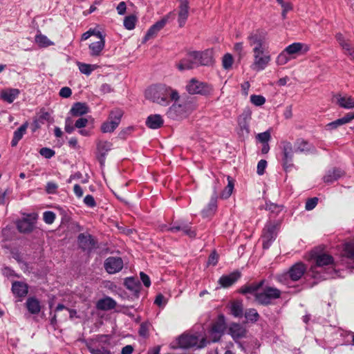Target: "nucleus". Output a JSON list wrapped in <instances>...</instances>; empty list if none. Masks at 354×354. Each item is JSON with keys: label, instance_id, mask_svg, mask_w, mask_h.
<instances>
[{"label": "nucleus", "instance_id": "c85d7f7f", "mask_svg": "<svg viewBox=\"0 0 354 354\" xmlns=\"http://www.w3.org/2000/svg\"><path fill=\"white\" fill-rule=\"evenodd\" d=\"M89 112V109L85 103L76 102L75 103L70 111L73 116H81Z\"/></svg>", "mask_w": 354, "mask_h": 354}, {"label": "nucleus", "instance_id": "5701e85b", "mask_svg": "<svg viewBox=\"0 0 354 354\" xmlns=\"http://www.w3.org/2000/svg\"><path fill=\"white\" fill-rule=\"evenodd\" d=\"M179 11L178 22L180 27L184 26L189 16V1L188 0H179Z\"/></svg>", "mask_w": 354, "mask_h": 354}, {"label": "nucleus", "instance_id": "a19ab883", "mask_svg": "<svg viewBox=\"0 0 354 354\" xmlns=\"http://www.w3.org/2000/svg\"><path fill=\"white\" fill-rule=\"evenodd\" d=\"M264 208L269 211L270 213L273 215V216H276L283 210V206L271 202H266Z\"/></svg>", "mask_w": 354, "mask_h": 354}, {"label": "nucleus", "instance_id": "6e6552de", "mask_svg": "<svg viewBox=\"0 0 354 354\" xmlns=\"http://www.w3.org/2000/svg\"><path fill=\"white\" fill-rule=\"evenodd\" d=\"M278 227L277 223L271 221H268L266 224L262 234L263 249H268L276 239L279 230Z\"/></svg>", "mask_w": 354, "mask_h": 354}, {"label": "nucleus", "instance_id": "680f3d73", "mask_svg": "<svg viewBox=\"0 0 354 354\" xmlns=\"http://www.w3.org/2000/svg\"><path fill=\"white\" fill-rule=\"evenodd\" d=\"M40 123L44 124L45 122H51L52 118L50 114L47 111H41L38 116Z\"/></svg>", "mask_w": 354, "mask_h": 354}, {"label": "nucleus", "instance_id": "09e8293b", "mask_svg": "<svg viewBox=\"0 0 354 354\" xmlns=\"http://www.w3.org/2000/svg\"><path fill=\"white\" fill-rule=\"evenodd\" d=\"M234 62L233 57L230 53L224 55L222 59V65L225 70H229L232 68Z\"/></svg>", "mask_w": 354, "mask_h": 354}, {"label": "nucleus", "instance_id": "f257e3e1", "mask_svg": "<svg viewBox=\"0 0 354 354\" xmlns=\"http://www.w3.org/2000/svg\"><path fill=\"white\" fill-rule=\"evenodd\" d=\"M250 46L252 47L253 63L252 68L257 71H263L269 64L271 56L268 51L266 34L257 30L248 37Z\"/></svg>", "mask_w": 354, "mask_h": 354}, {"label": "nucleus", "instance_id": "20e7f679", "mask_svg": "<svg viewBox=\"0 0 354 354\" xmlns=\"http://www.w3.org/2000/svg\"><path fill=\"white\" fill-rule=\"evenodd\" d=\"M178 346L183 348L195 347L202 348L207 346V339L202 333L183 334L178 339Z\"/></svg>", "mask_w": 354, "mask_h": 354}, {"label": "nucleus", "instance_id": "f3484780", "mask_svg": "<svg viewBox=\"0 0 354 354\" xmlns=\"http://www.w3.org/2000/svg\"><path fill=\"white\" fill-rule=\"evenodd\" d=\"M107 336L101 335L95 342H89L87 344V348L91 354H110V352L100 343L105 342Z\"/></svg>", "mask_w": 354, "mask_h": 354}, {"label": "nucleus", "instance_id": "9d476101", "mask_svg": "<svg viewBox=\"0 0 354 354\" xmlns=\"http://www.w3.org/2000/svg\"><path fill=\"white\" fill-rule=\"evenodd\" d=\"M225 324L223 322H217L212 326L207 333L201 331L207 339V345L211 342H216L220 340L225 330Z\"/></svg>", "mask_w": 354, "mask_h": 354}, {"label": "nucleus", "instance_id": "473e14b6", "mask_svg": "<svg viewBox=\"0 0 354 354\" xmlns=\"http://www.w3.org/2000/svg\"><path fill=\"white\" fill-rule=\"evenodd\" d=\"M19 94V89L10 88L3 91L1 92V97L4 101L8 103H12L18 97Z\"/></svg>", "mask_w": 354, "mask_h": 354}, {"label": "nucleus", "instance_id": "052dcab7", "mask_svg": "<svg viewBox=\"0 0 354 354\" xmlns=\"http://www.w3.org/2000/svg\"><path fill=\"white\" fill-rule=\"evenodd\" d=\"M57 188L58 185L57 183L54 182H48L46 185V192L49 194H53L56 193Z\"/></svg>", "mask_w": 354, "mask_h": 354}, {"label": "nucleus", "instance_id": "2eb2a0df", "mask_svg": "<svg viewBox=\"0 0 354 354\" xmlns=\"http://www.w3.org/2000/svg\"><path fill=\"white\" fill-rule=\"evenodd\" d=\"M170 15H171V13L165 16L160 20L158 21L153 25H152L149 28L146 35H145L142 42L145 43L147 41L149 40L150 39L156 37L157 35V34L158 33V32L160 30H162L165 27V26L167 24Z\"/></svg>", "mask_w": 354, "mask_h": 354}, {"label": "nucleus", "instance_id": "de8ad7c7", "mask_svg": "<svg viewBox=\"0 0 354 354\" xmlns=\"http://www.w3.org/2000/svg\"><path fill=\"white\" fill-rule=\"evenodd\" d=\"M118 126L116 125V122L107 120L102 123L101 126V131L103 133H111L113 132Z\"/></svg>", "mask_w": 354, "mask_h": 354}, {"label": "nucleus", "instance_id": "4468645a", "mask_svg": "<svg viewBox=\"0 0 354 354\" xmlns=\"http://www.w3.org/2000/svg\"><path fill=\"white\" fill-rule=\"evenodd\" d=\"M123 261L119 257H109L104 261V269L111 274L119 272L123 268Z\"/></svg>", "mask_w": 354, "mask_h": 354}, {"label": "nucleus", "instance_id": "69168bd1", "mask_svg": "<svg viewBox=\"0 0 354 354\" xmlns=\"http://www.w3.org/2000/svg\"><path fill=\"white\" fill-rule=\"evenodd\" d=\"M140 277L144 286L147 288H149L151 286V280L149 277L143 272H140Z\"/></svg>", "mask_w": 354, "mask_h": 354}, {"label": "nucleus", "instance_id": "423d86ee", "mask_svg": "<svg viewBox=\"0 0 354 354\" xmlns=\"http://www.w3.org/2000/svg\"><path fill=\"white\" fill-rule=\"evenodd\" d=\"M281 292L277 288L266 286L259 292L255 294V301L261 305L268 306L272 303V301L280 298Z\"/></svg>", "mask_w": 354, "mask_h": 354}, {"label": "nucleus", "instance_id": "49530a36", "mask_svg": "<svg viewBox=\"0 0 354 354\" xmlns=\"http://www.w3.org/2000/svg\"><path fill=\"white\" fill-rule=\"evenodd\" d=\"M291 59H292V58L290 57V55L286 53V50L284 49L277 56V59H276V63L277 65L282 66V65L287 64Z\"/></svg>", "mask_w": 354, "mask_h": 354}, {"label": "nucleus", "instance_id": "13d9d810", "mask_svg": "<svg viewBox=\"0 0 354 354\" xmlns=\"http://www.w3.org/2000/svg\"><path fill=\"white\" fill-rule=\"evenodd\" d=\"M39 153L44 158L50 159L55 156V152L50 148L43 147L39 150Z\"/></svg>", "mask_w": 354, "mask_h": 354}, {"label": "nucleus", "instance_id": "603ef678", "mask_svg": "<svg viewBox=\"0 0 354 354\" xmlns=\"http://www.w3.org/2000/svg\"><path fill=\"white\" fill-rule=\"evenodd\" d=\"M250 102L257 106H262L266 102V98L260 95H252Z\"/></svg>", "mask_w": 354, "mask_h": 354}, {"label": "nucleus", "instance_id": "c756f323", "mask_svg": "<svg viewBox=\"0 0 354 354\" xmlns=\"http://www.w3.org/2000/svg\"><path fill=\"white\" fill-rule=\"evenodd\" d=\"M229 333L234 340L239 339L245 335V329L239 324H232L230 328Z\"/></svg>", "mask_w": 354, "mask_h": 354}, {"label": "nucleus", "instance_id": "1a4fd4ad", "mask_svg": "<svg viewBox=\"0 0 354 354\" xmlns=\"http://www.w3.org/2000/svg\"><path fill=\"white\" fill-rule=\"evenodd\" d=\"M281 147L282 150L281 154V164L283 169L287 172L289 171L293 167V149L292 145L290 142L281 141Z\"/></svg>", "mask_w": 354, "mask_h": 354}, {"label": "nucleus", "instance_id": "e433bc0d", "mask_svg": "<svg viewBox=\"0 0 354 354\" xmlns=\"http://www.w3.org/2000/svg\"><path fill=\"white\" fill-rule=\"evenodd\" d=\"M35 41L36 44L41 48H46L54 45V43L50 41L46 35L41 33L35 36Z\"/></svg>", "mask_w": 354, "mask_h": 354}, {"label": "nucleus", "instance_id": "338daca9", "mask_svg": "<svg viewBox=\"0 0 354 354\" xmlns=\"http://www.w3.org/2000/svg\"><path fill=\"white\" fill-rule=\"evenodd\" d=\"M64 129L68 133H71L74 131L75 125H73V122L70 118L66 119Z\"/></svg>", "mask_w": 354, "mask_h": 354}, {"label": "nucleus", "instance_id": "79ce46f5", "mask_svg": "<svg viewBox=\"0 0 354 354\" xmlns=\"http://www.w3.org/2000/svg\"><path fill=\"white\" fill-rule=\"evenodd\" d=\"M343 257L354 261V242H348L344 245Z\"/></svg>", "mask_w": 354, "mask_h": 354}, {"label": "nucleus", "instance_id": "4c0bfd02", "mask_svg": "<svg viewBox=\"0 0 354 354\" xmlns=\"http://www.w3.org/2000/svg\"><path fill=\"white\" fill-rule=\"evenodd\" d=\"M231 314L235 317H241L243 315V304L241 301H236L230 306Z\"/></svg>", "mask_w": 354, "mask_h": 354}, {"label": "nucleus", "instance_id": "bf43d9fd", "mask_svg": "<svg viewBox=\"0 0 354 354\" xmlns=\"http://www.w3.org/2000/svg\"><path fill=\"white\" fill-rule=\"evenodd\" d=\"M268 163L266 160H261L258 162L257 167V173L258 175L261 176L265 173Z\"/></svg>", "mask_w": 354, "mask_h": 354}, {"label": "nucleus", "instance_id": "b1692460", "mask_svg": "<svg viewBox=\"0 0 354 354\" xmlns=\"http://www.w3.org/2000/svg\"><path fill=\"white\" fill-rule=\"evenodd\" d=\"M217 196L216 194H213L207 205L202 210V216L203 218H208L212 216L217 209Z\"/></svg>", "mask_w": 354, "mask_h": 354}, {"label": "nucleus", "instance_id": "58836bf2", "mask_svg": "<svg viewBox=\"0 0 354 354\" xmlns=\"http://www.w3.org/2000/svg\"><path fill=\"white\" fill-rule=\"evenodd\" d=\"M337 104L340 107L344 109L354 108V99L351 97H339L337 99Z\"/></svg>", "mask_w": 354, "mask_h": 354}, {"label": "nucleus", "instance_id": "a18cd8bd", "mask_svg": "<svg viewBox=\"0 0 354 354\" xmlns=\"http://www.w3.org/2000/svg\"><path fill=\"white\" fill-rule=\"evenodd\" d=\"M111 143L108 141L100 140L97 144V150L102 156L106 155L111 150Z\"/></svg>", "mask_w": 354, "mask_h": 354}, {"label": "nucleus", "instance_id": "72a5a7b5", "mask_svg": "<svg viewBox=\"0 0 354 354\" xmlns=\"http://www.w3.org/2000/svg\"><path fill=\"white\" fill-rule=\"evenodd\" d=\"M264 283V281H260L259 282L253 283L250 285H246L240 289V292L242 294H254L255 295L256 292H259V290Z\"/></svg>", "mask_w": 354, "mask_h": 354}, {"label": "nucleus", "instance_id": "f03ea898", "mask_svg": "<svg viewBox=\"0 0 354 354\" xmlns=\"http://www.w3.org/2000/svg\"><path fill=\"white\" fill-rule=\"evenodd\" d=\"M311 259L315 260V266H311V278L326 280L333 278L337 273V263L332 255L326 253L317 254L311 250Z\"/></svg>", "mask_w": 354, "mask_h": 354}, {"label": "nucleus", "instance_id": "e2e57ef3", "mask_svg": "<svg viewBox=\"0 0 354 354\" xmlns=\"http://www.w3.org/2000/svg\"><path fill=\"white\" fill-rule=\"evenodd\" d=\"M252 116V111L250 108H245L243 113L239 115V120H245L250 122L251 120Z\"/></svg>", "mask_w": 354, "mask_h": 354}, {"label": "nucleus", "instance_id": "8fccbe9b", "mask_svg": "<svg viewBox=\"0 0 354 354\" xmlns=\"http://www.w3.org/2000/svg\"><path fill=\"white\" fill-rule=\"evenodd\" d=\"M136 23V17L133 15L127 16L124 19V26L129 30L134 29Z\"/></svg>", "mask_w": 354, "mask_h": 354}, {"label": "nucleus", "instance_id": "0eeeda50", "mask_svg": "<svg viewBox=\"0 0 354 354\" xmlns=\"http://www.w3.org/2000/svg\"><path fill=\"white\" fill-rule=\"evenodd\" d=\"M186 90L192 95H207L213 92L214 88L211 84L192 78L187 84Z\"/></svg>", "mask_w": 354, "mask_h": 354}, {"label": "nucleus", "instance_id": "7c9ffc66", "mask_svg": "<svg viewBox=\"0 0 354 354\" xmlns=\"http://www.w3.org/2000/svg\"><path fill=\"white\" fill-rule=\"evenodd\" d=\"M168 230L171 232H177L178 231H182L185 234L192 238L196 236L195 231L193 230L189 225L186 224L174 225L172 227H169Z\"/></svg>", "mask_w": 354, "mask_h": 354}, {"label": "nucleus", "instance_id": "774afa93", "mask_svg": "<svg viewBox=\"0 0 354 354\" xmlns=\"http://www.w3.org/2000/svg\"><path fill=\"white\" fill-rule=\"evenodd\" d=\"M59 95L64 98H68L72 95V91L69 87L65 86L60 89Z\"/></svg>", "mask_w": 354, "mask_h": 354}, {"label": "nucleus", "instance_id": "864d4df0", "mask_svg": "<svg viewBox=\"0 0 354 354\" xmlns=\"http://www.w3.org/2000/svg\"><path fill=\"white\" fill-rule=\"evenodd\" d=\"M124 284L128 289L132 291L136 292L138 290V283L133 278H127L124 281Z\"/></svg>", "mask_w": 354, "mask_h": 354}, {"label": "nucleus", "instance_id": "c9c22d12", "mask_svg": "<svg viewBox=\"0 0 354 354\" xmlns=\"http://www.w3.org/2000/svg\"><path fill=\"white\" fill-rule=\"evenodd\" d=\"M77 66H78L80 71L87 76L90 75L93 71L99 68L97 64H90L80 62H77Z\"/></svg>", "mask_w": 354, "mask_h": 354}, {"label": "nucleus", "instance_id": "a878e982", "mask_svg": "<svg viewBox=\"0 0 354 354\" xmlns=\"http://www.w3.org/2000/svg\"><path fill=\"white\" fill-rule=\"evenodd\" d=\"M116 301L110 297H105L97 301L96 308L101 310H109L115 308Z\"/></svg>", "mask_w": 354, "mask_h": 354}, {"label": "nucleus", "instance_id": "ea45409f", "mask_svg": "<svg viewBox=\"0 0 354 354\" xmlns=\"http://www.w3.org/2000/svg\"><path fill=\"white\" fill-rule=\"evenodd\" d=\"M122 115V110H121L120 109H115L110 112L108 120L111 121L113 122H116V125L118 126L120 123Z\"/></svg>", "mask_w": 354, "mask_h": 354}, {"label": "nucleus", "instance_id": "6e6d98bb", "mask_svg": "<svg viewBox=\"0 0 354 354\" xmlns=\"http://www.w3.org/2000/svg\"><path fill=\"white\" fill-rule=\"evenodd\" d=\"M150 324L147 322H143L140 324L138 333L143 337H147L149 336Z\"/></svg>", "mask_w": 354, "mask_h": 354}, {"label": "nucleus", "instance_id": "37998d69", "mask_svg": "<svg viewBox=\"0 0 354 354\" xmlns=\"http://www.w3.org/2000/svg\"><path fill=\"white\" fill-rule=\"evenodd\" d=\"M234 189V182L230 176H227V185L224 189L221 194V197L223 198H228Z\"/></svg>", "mask_w": 354, "mask_h": 354}, {"label": "nucleus", "instance_id": "393cba45", "mask_svg": "<svg viewBox=\"0 0 354 354\" xmlns=\"http://www.w3.org/2000/svg\"><path fill=\"white\" fill-rule=\"evenodd\" d=\"M145 123L149 129H158L163 125L164 120L160 114H152L147 117Z\"/></svg>", "mask_w": 354, "mask_h": 354}, {"label": "nucleus", "instance_id": "cd10ccee", "mask_svg": "<svg viewBox=\"0 0 354 354\" xmlns=\"http://www.w3.org/2000/svg\"><path fill=\"white\" fill-rule=\"evenodd\" d=\"M13 294L18 297H24L28 293V286L21 281H15L12 285Z\"/></svg>", "mask_w": 354, "mask_h": 354}, {"label": "nucleus", "instance_id": "4be33fe9", "mask_svg": "<svg viewBox=\"0 0 354 354\" xmlns=\"http://www.w3.org/2000/svg\"><path fill=\"white\" fill-rule=\"evenodd\" d=\"M353 120H354V111L347 113L344 117L329 122L326 124V130L332 131L351 122Z\"/></svg>", "mask_w": 354, "mask_h": 354}, {"label": "nucleus", "instance_id": "c03bdc74", "mask_svg": "<svg viewBox=\"0 0 354 354\" xmlns=\"http://www.w3.org/2000/svg\"><path fill=\"white\" fill-rule=\"evenodd\" d=\"M245 317L248 322L254 323L259 319V315L256 309L249 308L245 312Z\"/></svg>", "mask_w": 354, "mask_h": 354}, {"label": "nucleus", "instance_id": "6ab92c4d", "mask_svg": "<svg viewBox=\"0 0 354 354\" xmlns=\"http://www.w3.org/2000/svg\"><path fill=\"white\" fill-rule=\"evenodd\" d=\"M198 66H209L213 64L212 52L209 50L205 51H194Z\"/></svg>", "mask_w": 354, "mask_h": 354}, {"label": "nucleus", "instance_id": "9b49d317", "mask_svg": "<svg viewBox=\"0 0 354 354\" xmlns=\"http://www.w3.org/2000/svg\"><path fill=\"white\" fill-rule=\"evenodd\" d=\"M38 218L37 213L26 214V216L17 221L16 225L17 230L21 233L31 232Z\"/></svg>", "mask_w": 354, "mask_h": 354}, {"label": "nucleus", "instance_id": "39448f33", "mask_svg": "<svg viewBox=\"0 0 354 354\" xmlns=\"http://www.w3.org/2000/svg\"><path fill=\"white\" fill-rule=\"evenodd\" d=\"M194 104L191 102L177 103V102H174L168 109L167 115L172 120H180L186 118L194 109Z\"/></svg>", "mask_w": 354, "mask_h": 354}, {"label": "nucleus", "instance_id": "0e129e2a", "mask_svg": "<svg viewBox=\"0 0 354 354\" xmlns=\"http://www.w3.org/2000/svg\"><path fill=\"white\" fill-rule=\"evenodd\" d=\"M84 203L88 207H94L96 206V203L93 196L90 194H88L84 197Z\"/></svg>", "mask_w": 354, "mask_h": 354}, {"label": "nucleus", "instance_id": "4d7b16f0", "mask_svg": "<svg viewBox=\"0 0 354 354\" xmlns=\"http://www.w3.org/2000/svg\"><path fill=\"white\" fill-rule=\"evenodd\" d=\"M296 149L297 151H304L305 150H308V142L304 140L303 138L297 139L296 142Z\"/></svg>", "mask_w": 354, "mask_h": 354}, {"label": "nucleus", "instance_id": "2f4dec72", "mask_svg": "<svg viewBox=\"0 0 354 354\" xmlns=\"http://www.w3.org/2000/svg\"><path fill=\"white\" fill-rule=\"evenodd\" d=\"M26 308L31 314L36 315L40 312L41 306L38 299L34 297H30L26 302Z\"/></svg>", "mask_w": 354, "mask_h": 354}, {"label": "nucleus", "instance_id": "aec40b11", "mask_svg": "<svg viewBox=\"0 0 354 354\" xmlns=\"http://www.w3.org/2000/svg\"><path fill=\"white\" fill-rule=\"evenodd\" d=\"M240 277L241 272L236 270L229 274L221 276L218 279V283L222 288H228L236 282Z\"/></svg>", "mask_w": 354, "mask_h": 354}, {"label": "nucleus", "instance_id": "f8f14e48", "mask_svg": "<svg viewBox=\"0 0 354 354\" xmlns=\"http://www.w3.org/2000/svg\"><path fill=\"white\" fill-rule=\"evenodd\" d=\"M77 243L79 248L87 253H91L97 245V242L88 233L80 234L77 236Z\"/></svg>", "mask_w": 354, "mask_h": 354}, {"label": "nucleus", "instance_id": "7ed1b4c3", "mask_svg": "<svg viewBox=\"0 0 354 354\" xmlns=\"http://www.w3.org/2000/svg\"><path fill=\"white\" fill-rule=\"evenodd\" d=\"M145 95L147 100L163 106H169L171 102H177L180 98L176 89L165 84L151 85L146 89Z\"/></svg>", "mask_w": 354, "mask_h": 354}, {"label": "nucleus", "instance_id": "5fc2aeb1", "mask_svg": "<svg viewBox=\"0 0 354 354\" xmlns=\"http://www.w3.org/2000/svg\"><path fill=\"white\" fill-rule=\"evenodd\" d=\"M55 214L52 211H46L43 214V219L46 224H52L55 219Z\"/></svg>", "mask_w": 354, "mask_h": 354}, {"label": "nucleus", "instance_id": "3c124183", "mask_svg": "<svg viewBox=\"0 0 354 354\" xmlns=\"http://www.w3.org/2000/svg\"><path fill=\"white\" fill-rule=\"evenodd\" d=\"M257 140L261 143H268L271 139V134L270 130L264 132L259 133L256 136Z\"/></svg>", "mask_w": 354, "mask_h": 354}, {"label": "nucleus", "instance_id": "ddd939ff", "mask_svg": "<svg viewBox=\"0 0 354 354\" xmlns=\"http://www.w3.org/2000/svg\"><path fill=\"white\" fill-rule=\"evenodd\" d=\"M306 269V268L304 263H297L290 268L288 272L279 276V280L282 281L283 279H286L287 277H290L292 281H297L303 276Z\"/></svg>", "mask_w": 354, "mask_h": 354}, {"label": "nucleus", "instance_id": "412c9836", "mask_svg": "<svg viewBox=\"0 0 354 354\" xmlns=\"http://www.w3.org/2000/svg\"><path fill=\"white\" fill-rule=\"evenodd\" d=\"M345 171L339 167H333L327 171L323 177V180L326 183H333L340 178L344 176Z\"/></svg>", "mask_w": 354, "mask_h": 354}, {"label": "nucleus", "instance_id": "f704fd0d", "mask_svg": "<svg viewBox=\"0 0 354 354\" xmlns=\"http://www.w3.org/2000/svg\"><path fill=\"white\" fill-rule=\"evenodd\" d=\"M27 127L28 124L25 123L23 124L20 127H19L16 131H15L13 138L11 141L12 147H15L17 145L19 141L23 138L24 135L25 134Z\"/></svg>", "mask_w": 354, "mask_h": 354}, {"label": "nucleus", "instance_id": "dca6fc26", "mask_svg": "<svg viewBox=\"0 0 354 354\" xmlns=\"http://www.w3.org/2000/svg\"><path fill=\"white\" fill-rule=\"evenodd\" d=\"M285 50L292 59L306 53L308 50V46L304 43L295 42L286 46Z\"/></svg>", "mask_w": 354, "mask_h": 354}, {"label": "nucleus", "instance_id": "a211bd4d", "mask_svg": "<svg viewBox=\"0 0 354 354\" xmlns=\"http://www.w3.org/2000/svg\"><path fill=\"white\" fill-rule=\"evenodd\" d=\"M180 71H185L198 67L194 51L188 53L177 64Z\"/></svg>", "mask_w": 354, "mask_h": 354}, {"label": "nucleus", "instance_id": "bb28decb", "mask_svg": "<svg viewBox=\"0 0 354 354\" xmlns=\"http://www.w3.org/2000/svg\"><path fill=\"white\" fill-rule=\"evenodd\" d=\"M105 47V41H97L92 42L88 46L89 54L91 57H97L102 55V52Z\"/></svg>", "mask_w": 354, "mask_h": 354}]
</instances>
